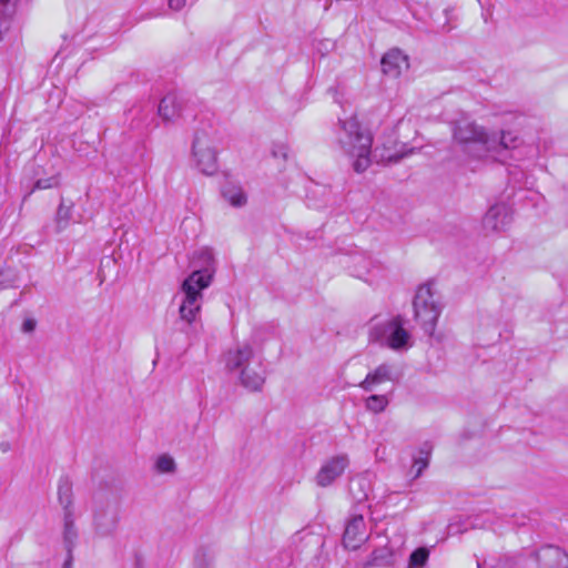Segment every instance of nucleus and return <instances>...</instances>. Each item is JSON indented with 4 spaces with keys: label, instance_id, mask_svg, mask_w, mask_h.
<instances>
[{
    "label": "nucleus",
    "instance_id": "nucleus-1",
    "mask_svg": "<svg viewBox=\"0 0 568 568\" xmlns=\"http://www.w3.org/2000/svg\"><path fill=\"white\" fill-rule=\"evenodd\" d=\"M194 262L200 268L194 270L182 283L183 300L179 307L180 329L186 335H196L202 306V291L210 286L215 272L214 256L211 250L202 248Z\"/></svg>",
    "mask_w": 568,
    "mask_h": 568
},
{
    "label": "nucleus",
    "instance_id": "nucleus-2",
    "mask_svg": "<svg viewBox=\"0 0 568 568\" xmlns=\"http://www.w3.org/2000/svg\"><path fill=\"white\" fill-rule=\"evenodd\" d=\"M225 367L236 373L243 387L251 392H258L265 383L263 359L253 347L247 344H239L230 348L224 355Z\"/></svg>",
    "mask_w": 568,
    "mask_h": 568
},
{
    "label": "nucleus",
    "instance_id": "nucleus-3",
    "mask_svg": "<svg viewBox=\"0 0 568 568\" xmlns=\"http://www.w3.org/2000/svg\"><path fill=\"white\" fill-rule=\"evenodd\" d=\"M337 142L341 149L354 158L353 168L362 173L371 165V150L373 136L371 132L363 129L356 118L339 120L337 129Z\"/></svg>",
    "mask_w": 568,
    "mask_h": 568
},
{
    "label": "nucleus",
    "instance_id": "nucleus-4",
    "mask_svg": "<svg viewBox=\"0 0 568 568\" xmlns=\"http://www.w3.org/2000/svg\"><path fill=\"white\" fill-rule=\"evenodd\" d=\"M453 139L462 151L473 159H483L497 149L496 135L467 118H462L452 124Z\"/></svg>",
    "mask_w": 568,
    "mask_h": 568
},
{
    "label": "nucleus",
    "instance_id": "nucleus-5",
    "mask_svg": "<svg viewBox=\"0 0 568 568\" xmlns=\"http://www.w3.org/2000/svg\"><path fill=\"white\" fill-rule=\"evenodd\" d=\"M413 306L415 320L420 323L426 334L433 335L442 308L435 298L430 284H424L418 287Z\"/></svg>",
    "mask_w": 568,
    "mask_h": 568
},
{
    "label": "nucleus",
    "instance_id": "nucleus-6",
    "mask_svg": "<svg viewBox=\"0 0 568 568\" xmlns=\"http://www.w3.org/2000/svg\"><path fill=\"white\" fill-rule=\"evenodd\" d=\"M371 339L385 343L392 349L405 347L409 339V333L404 328L400 316L376 324L369 333Z\"/></svg>",
    "mask_w": 568,
    "mask_h": 568
},
{
    "label": "nucleus",
    "instance_id": "nucleus-7",
    "mask_svg": "<svg viewBox=\"0 0 568 568\" xmlns=\"http://www.w3.org/2000/svg\"><path fill=\"white\" fill-rule=\"evenodd\" d=\"M192 151L196 166L202 173L212 175L217 171V153L209 132L200 130L195 133Z\"/></svg>",
    "mask_w": 568,
    "mask_h": 568
},
{
    "label": "nucleus",
    "instance_id": "nucleus-8",
    "mask_svg": "<svg viewBox=\"0 0 568 568\" xmlns=\"http://www.w3.org/2000/svg\"><path fill=\"white\" fill-rule=\"evenodd\" d=\"M511 210L505 203L491 205L483 217V229L486 233L505 231L511 223Z\"/></svg>",
    "mask_w": 568,
    "mask_h": 568
},
{
    "label": "nucleus",
    "instance_id": "nucleus-9",
    "mask_svg": "<svg viewBox=\"0 0 568 568\" xmlns=\"http://www.w3.org/2000/svg\"><path fill=\"white\" fill-rule=\"evenodd\" d=\"M348 463V457L345 454L326 460L315 476L316 485L320 487L331 486L344 473Z\"/></svg>",
    "mask_w": 568,
    "mask_h": 568
},
{
    "label": "nucleus",
    "instance_id": "nucleus-10",
    "mask_svg": "<svg viewBox=\"0 0 568 568\" xmlns=\"http://www.w3.org/2000/svg\"><path fill=\"white\" fill-rule=\"evenodd\" d=\"M366 525L362 515H355L347 520L343 545L345 548L356 550L367 539Z\"/></svg>",
    "mask_w": 568,
    "mask_h": 568
},
{
    "label": "nucleus",
    "instance_id": "nucleus-11",
    "mask_svg": "<svg viewBox=\"0 0 568 568\" xmlns=\"http://www.w3.org/2000/svg\"><path fill=\"white\" fill-rule=\"evenodd\" d=\"M120 520L119 511L115 507H105L95 511L93 525L95 534L100 537L112 536Z\"/></svg>",
    "mask_w": 568,
    "mask_h": 568
},
{
    "label": "nucleus",
    "instance_id": "nucleus-12",
    "mask_svg": "<svg viewBox=\"0 0 568 568\" xmlns=\"http://www.w3.org/2000/svg\"><path fill=\"white\" fill-rule=\"evenodd\" d=\"M540 568H568V555L555 546H546L537 552Z\"/></svg>",
    "mask_w": 568,
    "mask_h": 568
},
{
    "label": "nucleus",
    "instance_id": "nucleus-13",
    "mask_svg": "<svg viewBox=\"0 0 568 568\" xmlns=\"http://www.w3.org/2000/svg\"><path fill=\"white\" fill-rule=\"evenodd\" d=\"M381 64L384 74L397 78L404 69L408 68V59L400 50L392 49L384 54Z\"/></svg>",
    "mask_w": 568,
    "mask_h": 568
},
{
    "label": "nucleus",
    "instance_id": "nucleus-14",
    "mask_svg": "<svg viewBox=\"0 0 568 568\" xmlns=\"http://www.w3.org/2000/svg\"><path fill=\"white\" fill-rule=\"evenodd\" d=\"M308 205L314 209H322L333 203L332 190L322 184H314L307 192Z\"/></svg>",
    "mask_w": 568,
    "mask_h": 568
},
{
    "label": "nucleus",
    "instance_id": "nucleus-15",
    "mask_svg": "<svg viewBox=\"0 0 568 568\" xmlns=\"http://www.w3.org/2000/svg\"><path fill=\"white\" fill-rule=\"evenodd\" d=\"M78 530L74 524L73 511L63 515V546L67 552L73 554L78 542Z\"/></svg>",
    "mask_w": 568,
    "mask_h": 568
},
{
    "label": "nucleus",
    "instance_id": "nucleus-16",
    "mask_svg": "<svg viewBox=\"0 0 568 568\" xmlns=\"http://www.w3.org/2000/svg\"><path fill=\"white\" fill-rule=\"evenodd\" d=\"M389 379L390 367L386 364H382L374 372H371L366 375L365 379L359 383V387L365 392H371L375 385L382 384Z\"/></svg>",
    "mask_w": 568,
    "mask_h": 568
},
{
    "label": "nucleus",
    "instance_id": "nucleus-17",
    "mask_svg": "<svg viewBox=\"0 0 568 568\" xmlns=\"http://www.w3.org/2000/svg\"><path fill=\"white\" fill-rule=\"evenodd\" d=\"M159 115L165 120L170 121L178 116L181 111V103L176 94L169 93L166 94L159 104Z\"/></svg>",
    "mask_w": 568,
    "mask_h": 568
},
{
    "label": "nucleus",
    "instance_id": "nucleus-18",
    "mask_svg": "<svg viewBox=\"0 0 568 568\" xmlns=\"http://www.w3.org/2000/svg\"><path fill=\"white\" fill-rule=\"evenodd\" d=\"M16 6L17 0H0V41L11 28Z\"/></svg>",
    "mask_w": 568,
    "mask_h": 568
},
{
    "label": "nucleus",
    "instance_id": "nucleus-19",
    "mask_svg": "<svg viewBox=\"0 0 568 568\" xmlns=\"http://www.w3.org/2000/svg\"><path fill=\"white\" fill-rule=\"evenodd\" d=\"M393 551L388 547H381L375 549L369 558L362 562L361 568L369 567H385L392 565Z\"/></svg>",
    "mask_w": 568,
    "mask_h": 568
},
{
    "label": "nucleus",
    "instance_id": "nucleus-20",
    "mask_svg": "<svg viewBox=\"0 0 568 568\" xmlns=\"http://www.w3.org/2000/svg\"><path fill=\"white\" fill-rule=\"evenodd\" d=\"M59 503L63 507L64 514L73 511L72 509V487L67 478H61L58 486Z\"/></svg>",
    "mask_w": 568,
    "mask_h": 568
},
{
    "label": "nucleus",
    "instance_id": "nucleus-21",
    "mask_svg": "<svg viewBox=\"0 0 568 568\" xmlns=\"http://www.w3.org/2000/svg\"><path fill=\"white\" fill-rule=\"evenodd\" d=\"M223 196L233 205L242 206L246 203V196L241 187L226 186L223 190Z\"/></svg>",
    "mask_w": 568,
    "mask_h": 568
},
{
    "label": "nucleus",
    "instance_id": "nucleus-22",
    "mask_svg": "<svg viewBox=\"0 0 568 568\" xmlns=\"http://www.w3.org/2000/svg\"><path fill=\"white\" fill-rule=\"evenodd\" d=\"M497 141V149L495 151H491L490 153H496L500 149L508 150V149H515L518 145L519 138L514 134L513 132H501L500 138L496 136Z\"/></svg>",
    "mask_w": 568,
    "mask_h": 568
},
{
    "label": "nucleus",
    "instance_id": "nucleus-23",
    "mask_svg": "<svg viewBox=\"0 0 568 568\" xmlns=\"http://www.w3.org/2000/svg\"><path fill=\"white\" fill-rule=\"evenodd\" d=\"M389 400L386 395H371L367 397L365 406L367 410L373 413H381L385 410Z\"/></svg>",
    "mask_w": 568,
    "mask_h": 568
},
{
    "label": "nucleus",
    "instance_id": "nucleus-24",
    "mask_svg": "<svg viewBox=\"0 0 568 568\" xmlns=\"http://www.w3.org/2000/svg\"><path fill=\"white\" fill-rule=\"evenodd\" d=\"M429 551L422 547L414 550L409 556V568H423L428 560Z\"/></svg>",
    "mask_w": 568,
    "mask_h": 568
},
{
    "label": "nucleus",
    "instance_id": "nucleus-25",
    "mask_svg": "<svg viewBox=\"0 0 568 568\" xmlns=\"http://www.w3.org/2000/svg\"><path fill=\"white\" fill-rule=\"evenodd\" d=\"M71 219V206H65L61 203L57 211L55 224L57 232L63 231Z\"/></svg>",
    "mask_w": 568,
    "mask_h": 568
},
{
    "label": "nucleus",
    "instance_id": "nucleus-26",
    "mask_svg": "<svg viewBox=\"0 0 568 568\" xmlns=\"http://www.w3.org/2000/svg\"><path fill=\"white\" fill-rule=\"evenodd\" d=\"M175 463L172 457L162 455L156 460V469L160 473H171L174 470Z\"/></svg>",
    "mask_w": 568,
    "mask_h": 568
},
{
    "label": "nucleus",
    "instance_id": "nucleus-27",
    "mask_svg": "<svg viewBox=\"0 0 568 568\" xmlns=\"http://www.w3.org/2000/svg\"><path fill=\"white\" fill-rule=\"evenodd\" d=\"M58 185H59L58 176H50V178H47V179H39L34 183L33 189L31 190V192H33L36 190H47V189L55 187Z\"/></svg>",
    "mask_w": 568,
    "mask_h": 568
},
{
    "label": "nucleus",
    "instance_id": "nucleus-28",
    "mask_svg": "<svg viewBox=\"0 0 568 568\" xmlns=\"http://www.w3.org/2000/svg\"><path fill=\"white\" fill-rule=\"evenodd\" d=\"M427 466H428L427 458L415 459V463H414V468H416L415 478L419 477Z\"/></svg>",
    "mask_w": 568,
    "mask_h": 568
},
{
    "label": "nucleus",
    "instance_id": "nucleus-29",
    "mask_svg": "<svg viewBox=\"0 0 568 568\" xmlns=\"http://www.w3.org/2000/svg\"><path fill=\"white\" fill-rule=\"evenodd\" d=\"M36 321L33 318H27L22 323V332L23 333H31L36 328Z\"/></svg>",
    "mask_w": 568,
    "mask_h": 568
},
{
    "label": "nucleus",
    "instance_id": "nucleus-30",
    "mask_svg": "<svg viewBox=\"0 0 568 568\" xmlns=\"http://www.w3.org/2000/svg\"><path fill=\"white\" fill-rule=\"evenodd\" d=\"M169 8L180 11L185 7V0H168Z\"/></svg>",
    "mask_w": 568,
    "mask_h": 568
},
{
    "label": "nucleus",
    "instance_id": "nucleus-31",
    "mask_svg": "<svg viewBox=\"0 0 568 568\" xmlns=\"http://www.w3.org/2000/svg\"><path fill=\"white\" fill-rule=\"evenodd\" d=\"M273 155L276 158L287 159V148L285 145H281L277 149L273 150Z\"/></svg>",
    "mask_w": 568,
    "mask_h": 568
},
{
    "label": "nucleus",
    "instance_id": "nucleus-32",
    "mask_svg": "<svg viewBox=\"0 0 568 568\" xmlns=\"http://www.w3.org/2000/svg\"><path fill=\"white\" fill-rule=\"evenodd\" d=\"M72 565H73V554L67 552V557H65L62 568H72Z\"/></svg>",
    "mask_w": 568,
    "mask_h": 568
},
{
    "label": "nucleus",
    "instance_id": "nucleus-33",
    "mask_svg": "<svg viewBox=\"0 0 568 568\" xmlns=\"http://www.w3.org/2000/svg\"><path fill=\"white\" fill-rule=\"evenodd\" d=\"M0 450L2 453H7L10 450V444L8 442L0 443Z\"/></svg>",
    "mask_w": 568,
    "mask_h": 568
}]
</instances>
